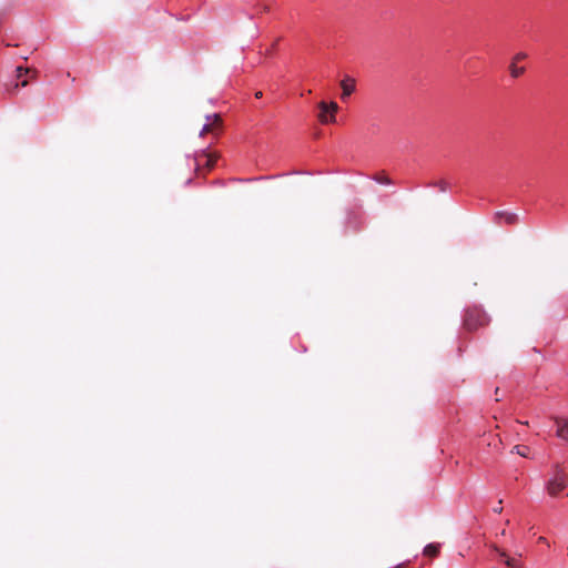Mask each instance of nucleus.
<instances>
[{
    "mask_svg": "<svg viewBox=\"0 0 568 568\" xmlns=\"http://www.w3.org/2000/svg\"><path fill=\"white\" fill-rule=\"evenodd\" d=\"M489 318L486 312L477 306L467 307L463 315V326L465 329L471 332L480 326L488 324Z\"/></svg>",
    "mask_w": 568,
    "mask_h": 568,
    "instance_id": "nucleus-1",
    "label": "nucleus"
},
{
    "mask_svg": "<svg viewBox=\"0 0 568 568\" xmlns=\"http://www.w3.org/2000/svg\"><path fill=\"white\" fill-rule=\"evenodd\" d=\"M568 486V477L560 463H556L551 468V477L546 487L550 496H557Z\"/></svg>",
    "mask_w": 568,
    "mask_h": 568,
    "instance_id": "nucleus-2",
    "label": "nucleus"
},
{
    "mask_svg": "<svg viewBox=\"0 0 568 568\" xmlns=\"http://www.w3.org/2000/svg\"><path fill=\"white\" fill-rule=\"evenodd\" d=\"M318 109H320V120L322 123H331V122H334L335 121V113L338 109V105L336 102H325V101H322L320 104H318Z\"/></svg>",
    "mask_w": 568,
    "mask_h": 568,
    "instance_id": "nucleus-3",
    "label": "nucleus"
},
{
    "mask_svg": "<svg viewBox=\"0 0 568 568\" xmlns=\"http://www.w3.org/2000/svg\"><path fill=\"white\" fill-rule=\"evenodd\" d=\"M28 73H29V69L21 67V65L17 67L16 68V81H14V83L7 85V91L9 93L13 94L20 87H22V88L26 87L28 84V80L24 77Z\"/></svg>",
    "mask_w": 568,
    "mask_h": 568,
    "instance_id": "nucleus-4",
    "label": "nucleus"
},
{
    "mask_svg": "<svg viewBox=\"0 0 568 568\" xmlns=\"http://www.w3.org/2000/svg\"><path fill=\"white\" fill-rule=\"evenodd\" d=\"M518 221V215L515 214V213H510V212H506V211H498L494 214V222L496 224H508V225H513L515 223H517Z\"/></svg>",
    "mask_w": 568,
    "mask_h": 568,
    "instance_id": "nucleus-5",
    "label": "nucleus"
},
{
    "mask_svg": "<svg viewBox=\"0 0 568 568\" xmlns=\"http://www.w3.org/2000/svg\"><path fill=\"white\" fill-rule=\"evenodd\" d=\"M556 435L568 444V418L557 417L555 419Z\"/></svg>",
    "mask_w": 568,
    "mask_h": 568,
    "instance_id": "nucleus-6",
    "label": "nucleus"
},
{
    "mask_svg": "<svg viewBox=\"0 0 568 568\" xmlns=\"http://www.w3.org/2000/svg\"><path fill=\"white\" fill-rule=\"evenodd\" d=\"M196 165H204L209 170L213 169L216 164L217 158L213 156L212 154L207 153L206 151L202 150L200 155L195 158Z\"/></svg>",
    "mask_w": 568,
    "mask_h": 568,
    "instance_id": "nucleus-7",
    "label": "nucleus"
},
{
    "mask_svg": "<svg viewBox=\"0 0 568 568\" xmlns=\"http://www.w3.org/2000/svg\"><path fill=\"white\" fill-rule=\"evenodd\" d=\"M342 87V100H346L355 91V81L352 78H345L341 82Z\"/></svg>",
    "mask_w": 568,
    "mask_h": 568,
    "instance_id": "nucleus-8",
    "label": "nucleus"
},
{
    "mask_svg": "<svg viewBox=\"0 0 568 568\" xmlns=\"http://www.w3.org/2000/svg\"><path fill=\"white\" fill-rule=\"evenodd\" d=\"M498 558L506 565L507 568H521L520 562L515 559L507 556V554L504 550L496 549Z\"/></svg>",
    "mask_w": 568,
    "mask_h": 568,
    "instance_id": "nucleus-9",
    "label": "nucleus"
},
{
    "mask_svg": "<svg viewBox=\"0 0 568 568\" xmlns=\"http://www.w3.org/2000/svg\"><path fill=\"white\" fill-rule=\"evenodd\" d=\"M440 544L430 542L424 547L423 554L428 557H436L439 554Z\"/></svg>",
    "mask_w": 568,
    "mask_h": 568,
    "instance_id": "nucleus-10",
    "label": "nucleus"
},
{
    "mask_svg": "<svg viewBox=\"0 0 568 568\" xmlns=\"http://www.w3.org/2000/svg\"><path fill=\"white\" fill-rule=\"evenodd\" d=\"M524 58H525V54L524 53H519V54L516 55L515 61L511 63V65H510V73H511L513 78H518L520 74H523L524 68L517 67L516 62L521 60V59H524Z\"/></svg>",
    "mask_w": 568,
    "mask_h": 568,
    "instance_id": "nucleus-11",
    "label": "nucleus"
},
{
    "mask_svg": "<svg viewBox=\"0 0 568 568\" xmlns=\"http://www.w3.org/2000/svg\"><path fill=\"white\" fill-rule=\"evenodd\" d=\"M220 121V116L219 114L214 113V114H207L206 115V123L203 125L201 132H200V135H203L205 132L210 131L212 125H213V122H219Z\"/></svg>",
    "mask_w": 568,
    "mask_h": 568,
    "instance_id": "nucleus-12",
    "label": "nucleus"
},
{
    "mask_svg": "<svg viewBox=\"0 0 568 568\" xmlns=\"http://www.w3.org/2000/svg\"><path fill=\"white\" fill-rule=\"evenodd\" d=\"M361 216L357 213H351L347 216V227H352L354 231L361 229Z\"/></svg>",
    "mask_w": 568,
    "mask_h": 568,
    "instance_id": "nucleus-13",
    "label": "nucleus"
},
{
    "mask_svg": "<svg viewBox=\"0 0 568 568\" xmlns=\"http://www.w3.org/2000/svg\"><path fill=\"white\" fill-rule=\"evenodd\" d=\"M427 187H438L440 192H446L449 189V183L445 180H439L436 182H430L426 184Z\"/></svg>",
    "mask_w": 568,
    "mask_h": 568,
    "instance_id": "nucleus-14",
    "label": "nucleus"
},
{
    "mask_svg": "<svg viewBox=\"0 0 568 568\" xmlns=\"http://www.w3.org/2000/svg\"><path fill=\"white\" fill-rule=\"evenodd\" d=\"M371 179L373 181H375L376 183H379V184H383V185H390V184H393V181L388 176H386V175H384L382 173L372 175Z\"/></svg>",
    "mask_w": 568,
    "mask_h": 568,
    "instance_id": "nucleus-15",
    "label": "nucleus"
},
{
    "mask_svg": "<svg viewBox=\"0 0 568 568\" xmlns=\"http://www.w3.org/2000/svg\"><path fill=\"white\" fill-rule=\"evenodd\" d=\"M515 449H516L517 454L523 457H528V454L530 452V448L528 446H524V445H517V446H515Z\"/></svg>",
    "mask_w": 568,
    "mask_h": 568,
    "instance_id": "nucleus-16",
    "label": "nucleus"
},
{
    "mask_svg": "<svg viewBox=\"0 0 568 568\" xmlns=\"http://www.w3.org/2000/svg\"><path fill=\"white\" fill-rule=\"evenodd\" d=\"M271 176H260V178H254V179H247L246 181H258V180H264V179H270Z\"/></svg>",
    "mask_w": 568,
    "mask_h": 568,
    "instance_id": "nucleus-17",
    "label": "nucleus"
},
{
    "mask_svg": "<svg viewBox=\"0 0 568 568\" xmlns=\"http://www.w3.org/2000/svg\"><path fill=\"white\" fill-rule=\"evenodd\" d=\"M538 541L542 542V544H546V545H549L547 538L542 537V536L539 537Z\"/></svg>",
    "mask_w": 568,
    "mask_h": 568,
    "instance_id": "nucleus-18",
    "label": "nucleus"
},
{
    "mask_svg": "<svg viewBox=\"0 0 568 568\" xmlns=\"http://www.w3.org/2000/svg\"><path fill=\"white\" fill-rule=\"evenodd\" d=\"M501 509H503V508H501L500 506H495L494 511H495V513H500V511H501Z\"/></svg>",
    "mask_w": 568,
    "mask_h": 568,
    "instance_id": "nucleus-19",
    "label": "nucleus"
},
{
    "mask_svg": "<svg viewBox=\"0 0 568 568\" xmlns=\"http://www.w3.org/2000/svg\"><path fill=\"white\" fill-rule=\"evenodd\" d=\"M262 95V92L256 93V98H260Z\"/></svg>",
    "mask_w": 568,
    "mask_h": 568,
    "instance_id": "nucleus-20",
    "label": "nucleus"
},
{
    "mask_svg": "<svg viewBox=\"0 0 568 568\" xmlns=\"http://www.w3.org/2000/svg\"><path fill=\"white\" fill-rule=\"evenodd\" d=\"M458 352H459V355H460V354H462V352H463V349H462V347H460V346L458 347Z\"/></svg>",
    "mask_w": 568,
    "mask_h": 568,
    "instance_id": "nucleus-21",
    "label": "nucleus"
}]
</instances>
